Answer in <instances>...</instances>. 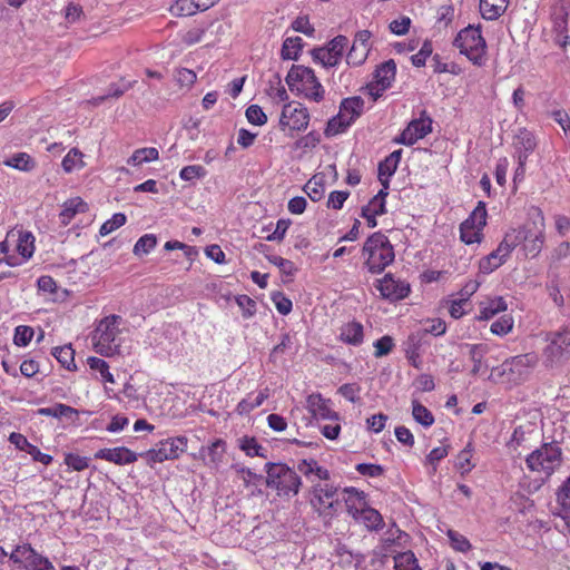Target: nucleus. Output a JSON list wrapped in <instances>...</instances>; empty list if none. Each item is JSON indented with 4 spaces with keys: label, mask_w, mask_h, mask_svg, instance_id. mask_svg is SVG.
I'll use <instances>...</instances> for the list:
<instances>
[{
    "label": "nucleus",
    "mask_w": 570,
    "mask_h": 570,
    "mask_svg": "<svg viewBox=\"0 0 570 570\" xmlns=\"http://www.w3.org/2000/svg\"><path fill=\"white\" fill-rule=\"evenodd\" d=\"M505 237H512L513 245L511 248L514 250L518 246H522L525 257H537L546 243V219L543 212L535 206H532L528 212V220L518 228H510Z\"/></svg>",
    "instance_id": "obj_1"
},
{
    "label": "nucleus",
    "mask_w": 570,
    "mask_h": 570,
    "mask_svg": "<svg viewBox=\"0 0 570 570\" xmlns=\"http://www.w3.org/2000/svg\"><path fill=\"white\" fill-rule=\"evenodd\" d=\"M361 254L364 268L372 275L381 274L395 259L393 245L381 232H375L365 239Z\"/></svg>",
    "instance_id": "obj_2"
},
{
    "label": "nucleus",
    "mask_w": 570,
    "mask_h": 570,
    "mask_svg": "<svg viewBox=\"0 0 570 570\" xmlns=\"http://www.w3.org/2000/svg\"><path fill=\"white\" fill-rule=\"evenodd\" d=\"M121 322L120 316L109 315L97 323L91 334V344L96 353L108 357L121 353Z\"/></svg>",
    "instance_id": "obj_3"
},
{
    "label": "nucleus",
    "mask_w": 570,
    "mask_h": 570,
    "mask_svg": "<svg viewBox=\"0 0 570 570\" xmlns=\"http://www.w3.org/2000/svg\"><path fill=\"white\" fill-rule=\"evenodd\" d=\"M264 470L266 472V485L275 490L279 498L289 499L298 494L302 480L294 469L282 462H267Z\"/></svg>",
    "instance_id": "obj_4"
},
{
    "label": "nucleus",
    "mask_w": 570,
    "mask_h": 570,
    "mask_svg": "<svg viewBox=\"0 0 570 570\" xmlns=\"http://www.w3.org/2000/svg\"><path fill=\"white\" fill-rule=\"evenodd\" d=\"M546 346L542 350L543 365L547 368L562 366L570 360V323L544 335Z\"/></svg>",
    "instance_id": "obj_5"
},
{
    "label": "nucleus",
    "mask_w": 570,
    "mask_h": 570,
    "mask_svg": "<svg viewBox=\"0 0 570 570\" xmlns=\"http://www.w3.org/2000/svg\"><path fill=\"white\" fill-rule=\"evenodd\" d=\"M562 463V450L556 442L543 443L525 458L529 471L549 479Z\"/></svg>",
    "instance_id": "obj_6"
},
{
    "label": "nucleus",
    "mask_w": 570,
    "mask_h": 570,
    "mask_svg": "<svg viewBox=\"0 0 570 570\" xmlns=\"http://www.w3.org/2000/svg\"><path fill=\"white\" fill-rule=\"evenodd\" d=\"M364 100L360 96L344 98L338 114L332 117L325 128V136L332 138L344 132L363 112Z\"/></svg>",
    "instance_id": "obj_7"
},
{
    "label": "nucleus",
    "mask_w": 570,
    "mask_h": 570,
    "mask_svg": "<svg viewBox=\"0 0 570 570\" xmlns=\"http://www.w3.org/2000/svg\"><path fill=\"white\" fill-rule=\"evenodd\" d=\"M454 47L460 49L473 65H484L487 43L481 35L480 27L468 26L462 29L453 41Z\"/></svg>",
    "instance_id": "obj_8"
},
{
    "label": "nucleus",
    "mask_w": 570,
    "mask_h": 570,
    "mask_svg": "<svg viewBox=\"0 0 570 570\" xmlns=\"http://www.w3.org/2000/svg\"><path fill=\"white\" fill-rule=\"evenodd\" d=\"M488 212L484 202H479L469 217L460 225V239L466 244H480L483 240V228L487 225Z\"/></svg>",
    "instance_id": "obj_9"
},
{
    "label": "nucleus",
    "mask_w": 570,
    "mask_h": 570,
    "mask_svg": "<svg viewBox=\"0 0 570 570\" xmlns=\"http://www.w3.org/2000/svg\"><path fill=\"white\" fill-rule=\"evenodd\" d=\"M9 558L14 563L22 564L26 570H56L47 557L38 553L28 543L17 546Z\"/></svg>",
    "instance_id": "obj_10"
},
{
    "label": "nucleus",
    "mask_w": 570,
    "mask_h": 570,
    "mask_svg": "<svg viewBox=\"0 0 570 570\" xmlns=\"http://www.w3.org/2000/svg\"><path fill=\"white\" fill-rule=\"evenodd\" d=\"M375 288L382 298L391 302L404 299L411 292L410 284L395 277L392 273H387L382 278L376 279Z\"/></svg>",
    "instance_id": "obj_11"
},
{
    "label": "nucleus",
    "mask_w": 570,
    "mask_h": 570,
    "mask_svg": "<svg viewBox=\"0 0 570 570\" xmlns=\"http://www.w3.org/2000/svg\"><path fill=\"white\" fill-rule=\"evenodd\" d=\"M186 448V438H170L159 441L155 448L147 452V455L148 459L153 462H164L166 460L177 459L181 453L185 452Z\"/></svg>",
    "instance_id": "obj_12"
},
{
    "label": "nucleus",
    "mask_w": 570,
    "mask_h": 570,
    "mask_svg": "<svg viewBox=\"0 0 570 570\" xmlns=\"http://www.w3.org/2000/svg\"><path fill=\"white\" fill-rule=\"evenodd\" d=\"M347 43V37L338 35L326 47L313 49L312 56L315 61L321 62L324 67H335L341 61Z\"/></svg>",
    "instance_id": "obj_13"
},
{
    "label": "nucleus",
    "mask_w": 570,
    "mask_h": 570,
    "mask_svg": "<svg viewBox=\"0 0 570 570\" xmlns=\"http://www.w3.org/2000/svg\"><path fill=\"white\" fill-rule=\"evenodd\" d=\"M513 238L503 236V239L499 243L498 247L492 250L489 255L482 257L479 262V272L488 275L501 267L510 257L513 249Z\"/></svg>",
    "instance_id": "obj_14"
},
{
    "label": "nucleus",
    "mask_w": 570,
    "mask_h": 570,
    "mask_svg": "<svg viewBox=\"0 0 570 570\" xmlns=\"http://www.w3.org/2000/svg\"><path fill=\"white\" fill-rule=\"evenodd\" d=\"M311 503L318 514L330 515L338 504L337 489L327 483L314 485Z\"/></svg>",
    "instance_id": "obj_15"
},
{
    "label": "nucleus",
    "mask_w": 570,
    "mask_h": 570,
    "mask_svg": "<svg viewBox=\"0 0 570 570\" xmlns=\"http://www.w3.org/2000/svg\"><path fill=\"white\" fill-rule=\"evenodd\" d=\"M432 131V119L426 115V111L421 112L419 119H413L401 135L396 136L392 142H416L423 139L429 132Z\"/></svg>",
    "instance_id": "obj_16"
},
{
    "label": "nucleus",
    "mask_w": 570,
    "mask_h": 570,
    "mask_svg": "<svg viewBox=\"0 0 570 570\" xmlns=\"http://www.w3.org/2000/svg\"><path fill=\"white\" fill-rule=\"evenodd\" d=\"M306 409L316 421L340 419V414L332 407V401L323 397L320 393H313L307 396Z\"/></svg>",
    "instance_id": "obj_17"
},
{
    "label": "nucleus",
    "mask_w": 570,
    "mask_h": 570,
    "mask_svg": "<svg viewBox=\"0 0 570 570\" xmlns=\"http://www.w3.org/2000/svg\"><path fill=\"white\" fill-rule=\"evenodd\" d=\"M308 120L309 117L305 108L288 104L282 110L279 124L284 129L299 131L307 127Z\"/></svg>",
    "instance_id": "obj_18"
},
{
    "label": "nucleus",
    "mask_w": 570,
    "mask_h": 570,
    "mask_svg": "<svg viewBox=\"0 0 570 570\" xmlns=\"http://www.w3.org/2000/svg\"><path fill=\"white\" fill-rule=\"evenodd\" d=\"M316 76L314 71L305 66L293 65L289 69L285 81L292 91L297 90L304 92L309 89L312 82H315Z\"/></svg>",
    "instance_id": "obj_19"
},
{
    "label": "nucleus",
    "mask_w": 570,
    "mask_h": 570,
    "mask_svg": "<svg viewBox=\"0 0 570 570\" xmlns=\"http://www.w3.org/2000/svg\"><path fill=\"white\" fill-rule=\"evenodd\" d=\"M389 189L381 188L370 202L362 207L361 216L366 220L370 228L377 226L376 217L386 213V197Z\"/></svg>",
    "instance_id": "obj_20"
},
{
    "label": "nucleus",
    "mask_w": 570,
    "mask_h": 570,
    "mask_svg": "<svg viewBox=\"0 0 570 570\" xmlns=\"http://www.w3.org/2000/svg\"><path fill=\"white\" fill-rule=\"evenodd\" d=\"M371 32L368 30H361L356 32L353 45L346 56V62L350 66H360L366 58L370 50Z\"/></svg>",
    "instance_id": "obj_21"
},
{
    "label": "nucleus",
    "mask_w": 570,
    "mask_h": 570,
    "mask_svg": "<svg viewBox=\"0 0 570 570\" xmlns=\"http://www.w3.org/2000/svg\"><path fill=\"white\" fill-rule=\"evenodd\" d=\"M94 458L117 465L130 464L137 460L136 453L125 446L100 449L94 454Z\"/></svg>",
    "instance_id": "obj_22"
},
{
    "label": "nucleus",
    "mask_w": 570,
    "mask_h": 570,
    "mask_svg": "<svg viewBox=\"0 0 570 570\" xmlns=\"http://www.w3.org/2000/svg\"><path fill=\"white\" fill-rule=\"evenodd\" d=\"M226 453V442L223 439H216L207 446H202L199 456L204 464L210 468H217Z\"/></svg>",
    "instance_id": "obj_23"
},
{
    "label": "nucleus",
    "mask_w": 570,
    "mask_h": 570,
    "mask_svg": "<svg viewBox=\"0 0 570 570\" xmlns=\"http://www.w3.org/2000/svg\"><path fill=\"white\" fill-rule=\"evenodd\" d=\"M340 341L345 344L358 346L364 341V328L360 322L351 321L340 328Z\"/></svg>",
    "instance_id": "obj_24"
},
{
    "label": "nucleus",
    "mask_w": 570,
    "mask_h": 570,
    "mask_svg": "<svg viewBox=\"0 0 570 570\" xmlns=\"http://www.w3.org/2000/svg\"><path fill=\"white\" fill-rule=\"evenodd\" d=\"M88 210V204L80 197H72L62 204V209L59 214L61 225L67 226L79 213Z\"/></svg>",
    "instance_id": "obj_25"
},
{
    "label": "nucleus",
    "mask_w": 570,
    "mask_h": 570,
    "mask_svg": "<svg viewBox=\"0 0 570 570\" xmlns=\"http://www.w3.org/2000/svg\"><path fill=\"white\" fill-rule=\"evenodd\" d=\"M344 501L348 514L354 519L367 507L365 493L355 488L345 489Z\"/></svg>",
    "instance_id": "obj_26"
},
{
    "label": "nucleus",
    "mask_w": 570,
    "mask_h": 570,
    "mask_svg": "<svg viewBox=\"0 0 570 570\" xmlns=\"http://www.w3.org/2000/svg\"><path fill=\"white\" fill-rule=\"evenodd\" d=\"M396 65L391 59L380 65L375 70V86L380 87V91L386 90L395 78Z\"/></svg>",
    "instance_id": "obj_27"
},
{
    "label": "nucleus",
    "mask_w": 570,
    "mask_h": 570,
    "mask_svg": "<svg viewBox=\"0 0 570 570\" xmlns=\"http://www.w3.org/2000/svg\"><path fill=\"white\" fill-rule=\"evenodd\" d=\"M507 303L503 297H494L489 298L487 302H482L480 304V312L478 320L479 321H488L494 317L497 314L504 312L507 309Z\"/></svg>",
    "instance_id": "obj_28"
},
{
    "label": "nucleus",
    "mask_w": 570,
    "mask_h": 570,
    "mask_svg": "<svg viewBox=\"0 0 570 570\" xmlns=\"http://www.w3.org/2000/svg\"><path fill=\"white\" fill-rule=\"evenodd\" d=\"M509 0H480V12L487 20H495L507 10Z\"/></svg>",
    "instance_id": "obj_29"
},
{
    "label": "nucleus",
    "mask_w": 570,
    "mask_h": 570,
    "mask_svg": "<svg viewBox=\"0 0 570 570\" xmlns=\"http://www.w3.org/2000/svg\"><path fill=\"white\" fill-rule=\"evenodd\" d=\"M35 236L31 232L18 230L16 250L21 256L22 262L30 259L35 253Z\"/></svg>",
    "instance_id": "obj_30"
},
{
    "label": "nucleus",
    "mask_w": 570,
    "mask_h": 570,
    "mask_svg": "<svg viewBox=\"0 0 570 570\" xmlns=\"http://www.w3.org/2000/svg\"><path fill=\"white\" fill-rule=\"evenodd\" d=\"M237 443L238 448L249 458H267V450L254 436L243 435Z\"/></svg>",
    "instance_id": "obj_31"
},
{
    "label": "nucleus",
    "mask_w": 570,
    "mask_h": 570,
    "mask_svg": "<svg viewBox=\"0 0 570 570\" xmlns=\"http://www.w3.org/2000/svg\"><path fill=\"white\" fill-rule=\"evenodd\" d=\"M38 413L43 416H51L56 419L67 417L70 420H75L79 415L77 409L62 403H57L51 407H41L38 410Z\"/></svg>",
    "instance_id": "obj_32"
},
{
    "label": "nucleus",
    "mask_w": 570,
    "mask_h": 570,
    "mask_svg": "<svg viewBox=\"0 0 570 570\" xmlns=\"http://www.w3.org/2000/svg\"><path fill=\"white\" fill-rule=\"evenodd\" d=\"M357 522L363 523L370 530H380L384 525L381 513L368 505L356 517Z\"/></svg>",
    "instance_id": "obj_33"
},
{
    "label": "nucleus",
    "mask_w": 570,
    "mask_h": 570,
    "mask_svg": "<svg viewBox=\"0 0 570 570\" xmlns=\"http://www.w3.org/2000/svg\"><path fill=\"white\" fill-rule=\"evenodd\" d=\"M298 471L305 476L314 474L318 480L326 481L330 479V472L327 469L318 465L315 460H303L297 465Z\"/></svg>",
    "instance_id": "obj_34"
},
{
    "label": "nucleus",
    "mask_w": 570,
    "mask_h": 570,
    "mask_svg": "<svg viewBox=\"0 0 570 570\" xmlns=\"http://www.w3.org/2000/svg\"><path fill=\"white\" fill-rule=\"evenodd\" d=\"M303 47V39L301 37H288L284 40L281 57L284 60H297Z\"/></svg>",
    "instance_id": "obj_35"
},
{
    "label": "nucleus",
    "mask_w": 570,
    "mask_h": 570,
    "mask_svg": "<svg viewBox=\"0 0 570 570\" xmlns=\"http://www.w3.org/2000/svg\"><path fill=\"white\" fill-rule=\"evenodd\" d=\"M539 358L535 353H527L513 356L507 364L510 365L511 371H517L522 374V370H529L537 365Z\"/></svg>",
    "instance_id": "obj_36"
},
{
    "label": "nucleus",
    "mask_w": 570,
    "mask_h": 570,
    "mask_svg": "<svg viewBox=\"0 0 570 570\" xmlns=\"http://www.w3.org/2000/svg\"><path fill=\"white\" fill-rule=\"evenodd\" d=\"M395 570H422L419 560L411 550L399 552L393 557Z\"/></svg>",
    "instance_id": "obj_37"
},
{
    "label": "nucleus",
    "mask_w": 570,
    "mask_h": 570,
    "mask_svg": "<svg viewBox=\"0 0 570 570\" xmlns=\"http://www.w3.org/2000/svg\"><path fill=\"white\" fill-rule=\"evenodd\" d=\"M57 361L69 371H76L77 365L75 363V351L70 345L57 346L52 352Z\"/></svg>",
    "instance_id": "obj_38"
},
{
    "label": "nucleus",
    "mask_w": 570,
    "mask_h": 570,
    "mask_svg": "<svg viewBox=\"0 0 570 570\" xmlns=\"http://www.w3.org/2000/svg\"><path fill=\"white\" fill-rule=\"evenodd\" d=\"M304 191L312 202H320L325 193L323 177L313 176L304 186Z\"/></svg>",
    "instance_id": "obj_39"
},
{
    "label": "nucleus",
    "mask_w": 570,
    "mask_h": 570,
    "mask_svg": "<svg viewBox=\"0 0 570 570\" xmlns=\"http://www.w3.org/2000/svg\"><path fill=\"white\" fill-rule=\"evenodd\" d=\"M83 154L78 148H72L62 159V168L66 173H72L83 168Z\"/></svg>",
    "instance_id": "obj_40"
},
{
    "label": "nucleus",
    "mask_w": 570,
    "mask_h": 570,
    "mask_svg": "<svg viewBox=\"0 0 570 570\" xmlns=\"http://www.w3.org/2000/svg\"><path fill=\"white\" fill-rule=\"evenodd\" d=\"M412 415L417 423L425 428H430L434 423L432 412L416 400L412 401Z\"/></svg>",
    "instance_id": "obj_41"
},
{
    "label": "nucleus",
    "mask_w": 570,
    "mask_h": 570,
    "mask_svg": "<svg viewBox=\"0 0 570 570\" xmlns=\"http://www.w3.org/2000/svg\"><path fill=\"white\" fill-rule=\"evenodd\" d=\"M87 364L89 365L90 370L100 374L102 382L111 384L115 383L114 375L110 373L109 365L105 360L96 356H89L87 358Z\"/></svg>",
    "instance_id": "obj_42"
},
{
    "label": "nucleus",
    "mask_w": 570,
    "mask_h": 570,
    "mask_svg": "<svg viewBox=\"0 0 570 570\" xmlns=\"http://www.w3.org/2000/svg\"><path fill=\"white\" fill-rule=\"evenodd\" d=\"M397 169V165L392 158H385L379 164V180L382 184V188H390V178L394 175Z\"/></svg>",
    "instance_id": "obj_43"
},
{
    "label": "nucleus",
    "mask_w": 570,
    "mask_h": 570,
    "mask_svg": "<svg viewBox=\"0 0 570 570\" xmlns=\"http://www.w3.org/2000/svg\"><path fill=\"white\" fill-rule=\"evenodd\" d=\"M473 458V446L472 443L469 442L463 450L459 452L456 455L455 466L461 471L462 474L469 473L473 468L474 463H472Z\"/></svg>",
    "instance_id": "obj_44"
},
{
    "label": "nucleus",
    "mask_w": 570,
    "mask_h": 570,
    "mask_svg": "<svg viewBox=\"0 0 570 570\" xmlns=\"http://www.w3.org/2000/svg\"><path fill=\"white\" fill-rule=\"evenodd\" d=\"M4 164L9 167L23 171H30L36 166L35 160L26 153L13 155L8 160H6Z\"/></svg>",
    "instance_id": "obj_45"
},
{
    "label": "nucleus",
    "mask_w": 570,
    "mask_h": 570,
    "mask_svg": "<svg viewBox=\"0 0 570 570\" xmlns=\"http://www.w3.org/2000/svg\"><path fill=\"white\" fill-rule=\"evenodd\" d=\"M131 86V82L130 81H125L124 79L120 80V82L118 83H112L110 86V89L108 90L107 94L105 95H101V96H97V97H94L92 98V104L94 105H99L101 104L102 101L107 100L108 98H118L119 96H121L129 87Z\"/></svg>",
    "instance_id": "obj_46"
},
{
    "label": "nucleus",
    "mask_w": 570,
    "mask_h": 570,
    "mask_svg": "<svg viewBox=\"0 0 570 570\" xmlns=\"http://www.w3.org/2000/svg\"><path fill=\"white\" fill-rule=\"evenodd\" d=\"M235 302L242 311V316L245 320L252 318L257 311L256 302L248 295L242 294L235 296Z\"/></svg>",
    "instance_id": "obj_47"
},
{
    "label": "nucleus",
    "mask_w": 570,
    "mask_h": 570,
    "mask_svg": "<svg viewBox=\"0 0 570 570\" xmlns=\"http://www.w3.org/2000/svg\"><path fill=\"white\" fill-rule=\"evenodd\" d=\"M513 317L504 314L491 324L490 331L494 335L504 336L513 330Z\"/></svg>",
    "instance_id": "obj_48"
},
{
    "label": "nucleus",
    "mask_w": 570,
    "mask_h": 570,
    "mask_svg": "<svg viewBox=\"0 0 570 570\" xmlns=\"http://www.w3.org/2000/svg\"><path fill=\"white\" fill-rule=\"evenodd\" d=\"M471 308V302L465 298H453L449 301V314L452 318L459 320L464 316Z\"/></svg>",
    "instance_id": "obj_49"
},
{
    "label": "nucleus",
    "mask_w": 570,
    "mask_h": 570,
    "mask_svg": "<svg viewBox=\"0 0 570 570\" xmlns=\"http://www.w3.org/2000/svg\"><path fill=\"white\" fill-rule=\"evenodd\" d=\"M266 258L271 264L275 265L283 275L293 276L297 272L295 264L289 259L283 258L282 256L269 255L266 256Z\"/></svg>",
    "instance_id": "obj_50"
},
{
    "label": "nucleus",
    "mask_w": 570,
    "mask_h": 570,
    "mask_svg": "<svg viewBox=\"0 0 570 570\" xmlns=\"http://www.w3.org/2000/svg\"><path fill=\"white\" fill-rule=\"evenodd\" d=\"M125 224H126V215L122 213H116L112 215V217L110 219L106 220L101 225V227L99 229V234H100V236H107Z\"/></svg>",
    "instance_id": "obj_51"
},
{
    "label": "nucleus",
    "mask_w": 570,
    "mask_h": 570,
    "mask_svg": "<svg viewBox=\"0 0 570 570\" xmlns=\"http://www.w3.org/2000/svg\"><path fill=\"white\" fill-rule=\"evenodd\" d=\"M170 10L174 14L181 17L193 16L198 11L195 0H177Z\"/></svg>",
    "instance_id": "obj_52"
},
{
    "label": "nucleus",
    "mask_w": 570,
    "mask_h": 570,
    "mask_svg": "<svg viewBox=\"0 0 570 570\" xmlns=\"http://www.w3.org/2000/svg\"><path fill=\"white\" fill-rule=\"evenodd\" d=\"M527 442V436H525V432L523 430L522 426H517L514 430H513V433L509 440V442L507 443V446L513 451V452H519V449L522 448V449H528L529 446L525 444Z\"/></svg>",
    "instance_id": "obj_53"
},
{
    "label": "nucleus",
    "mask_w": 570,
    "mask_h": 570,
    "mask_svg": "<svg viewBox=\"0 0 570 570\" xmlns=\"http://www.w3.org/2000/svg\"><path fill=\"white\" fill-rule=\"evenodd\" d=\"M65 464L72 471H83L89 466V458L81 456L76 453H67L65 455Z\"/></svg>",
    "instance_id": "obj_54"
},
{
    "label": "nucleus",
    "mask_w": 570,
    "mask_h": 570,
    "mask_svg": "<svg viewBox=\"0 0 570 570\" xmlns=\"http://www.w3.org/2000/svg\"><path fill=\"white\" fill-rule=\"evenodd\" d=\"M374 346V356L375 357H382L392 352L394 348V340L390 335H384L376 340L373 344Z\"/></svg>",
    "instance_id": "obj_55"
},
{
    "label": "nucleus",
    "mask_w": 570,
    "mask_h": 570,
    "mask_svg": "<svg viewBox=\"0 0 570 570\" xmlns=\"http://www.w3.org/2000/svg\"><path fill=\"white\" fill-rule=\"evenodd\" d=\"M271 299L279 314L287 315L292 312L293 303L284 293L274 292L271 295Z\"/></svg>",
    "instance_id": "obj_56"
},
{
    "label": "nucleus",
    "mask_w": 570,
    "mask_h": 570,
    "mask_svg": "<svg viewBox=\"0 0 570 570\" xmlns=\"http://www.w3.org/2000/svg\"><path fill=\"white\" fill-rule=\"evenodd\" d=\"M448 538L450 539L451 547L459 552H468L471 549L470 541L461 533L455 530L448 531Z\"/></svg>",
    "instance_id": "obj_57"
},
{
    "label": "nucleus",
    "mask_w": 570,
    "mask_h": 570,
    "mask_svg": "<svg viewBox=\"0 0 570 570\" xmlns=\"http://www.w3.org/2000/svg\"><path fill=\"white\" fill-rule=\"evenodd\" d=\"M207 175V170L200 165H189L181 168L179 177L183 180L191 181L194 179L204 178Z\"/></svg>",
    "instance_id": "obj_58"
},
{
    "label": "nucleus",
    "mask_w": 570,
    "mask_h": 570,
    "mask_svg": "<svg viewBox=\"0 0 570 570\" xmlns=\"http://www.w3.org/2000/svg\"><path fill=\"white\" fill-rule=\"evenodd\" d=\"M236 473L238 479L243 481L246 488L256 487L262 480V475L256 474L254 471L246 466L236 468Z\"/></svg>",
    "instance_id": "obj_59"
},
{
    "label": "nucleus",
    "mask_w": 570,
    "mask_h": 570,
    "mask_svg": "<svg viewBox=\"0 0 570 570\" xmlns=\"http://www.w3.org/2000/svg\"><path fill=\"white\" fill-rule=\"evenodd\" d=\"M327 423L320 426L321 433L327 440L334 441L341 433V417L337 420H326Z\"/></svg>",
    "instance_id": "obj_60"
},
{
    "label": "nucleus",
    "mask_w": 570,
    "mask_h": 570,
    "mask_svg": "<svg viewBox=\"0 0 570 570\" xmlns=\"http://www.w3.org/2000/svg\"><path fill=\"white\" fill-rule=\"evenodd\" d=\"M33 334V330L30 326H17L14 330L13 342L17 346H27L31 342Z\"/></svg>",
    "instance_id": "obj_61"
},
{
    "label": "nucleus",
    "mask_w": 570,
    "mask_h": 570,
    "mask_svg": "<svg viewBox=\"0 0 570 570\" xmlns=\"http://www.w3.org/2000/svg\"><path fill=\"white\" fill-rule=\"evenodd\" d=\"M350 197V191L347 190H334L331 191L327 199V207L338 210L342 209L344 206V203Z\"/></svg>",
    "instance_id": "obj_62"
},
{
    "label": "nucleus",
    "mask_w": 570,
    "mask_h": 570,
    "mask_svg": "<svg viewBox=\"0 0 570 570\" xmlns=\"http://www.w3.org/2000/svg\"><path fill=\"white\" fill-rule=\"evenodd\" d=\"M292 225L291 219L281 218L276 223L274 232L266 237L269 242H282Z\"/></svg>",
    "instance_id": "obj_63"
},
{
    "label": "nucleus",
    "mask_w": 570,
    "mask_h": 570,
    "mask_svg": "<svg viewBox=\"0 0 570 570\" xmlns=\"http://www.w3.org/2000/svg\"><path fill=\"white\" fill-rule=\"evenodd\" d=\"M246 118L253 125H264L267 121V117L263 109L257 105H250L246 109Z\"/></svg>",
    "instance_id": "obj_64"
}]
</instances>
